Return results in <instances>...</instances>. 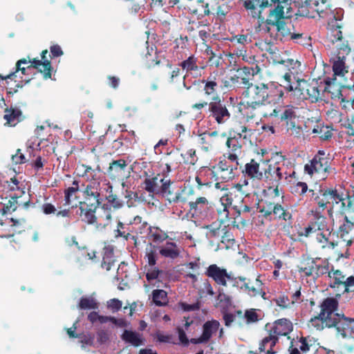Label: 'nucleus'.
Returning a JSON list of instances; mask_svg holds the SVG:
<instances>
[{"label":"nucleus","instance_id":"13","mask_svg":"<svg viewBox=\"0 0 354 354\" xmlns=\"http://www.w3.org/2000/svg\"><path fill=\"white\" fill-rule=\"evenodd\" d=\"M206 274L220 286H226L227 281H232L234 286H239V281L234 279L231 273H228L226 269L220 268L216 264L210 265L207 268Z\"/></svg>","mask_w":354,"mask_h":354},{"label":"nucleus","instance_id":"32","mask_svg":"<svg viewBox=\"0 0 354 354\" xmlns=\"http://www.w3.org/2000/svg\"><path fill=\"white\" fill-rule=\"evenodd\" d=\"M21 111L17 108H10L5 110L3 118L6 120V124L10 126H15L20 120Z\"/></svg>","mask_w":354,"mask_h":354},{"label":"nucleus","instance_id":"41","mask_svg":"<svg viewBox=\"0 0 354 354\" xmlns=\"http://www.w3.org/2000/svg\"><path fill=\"white\" fill-rule=\"evenodd\" d=\"M207 229L206 236L209 239L218 237L220 235L221 223H213L211 225L205 226Z\"/></svg>","mask_w":354,"mask_h":354},{"label":"nucleus","instance_id":"11","mask_svg":"<svg viewBox=\"0 0 354 354\" xmlns=\"http://www.w3.org/2000/svg\"><path fill=\"white\" fill-rule=\"evenodd\" d=\"M312 193V197L317 202L319 207L324 209L328 203L337 204L344 200L343 194L337 193L336 189H326L319 191V194L315 193L312 189L309 190Z\"/></svg>","mask_w":354,"mask_h":354},{"label":"nucleus","instance_id":"46","mask_svg":"<svg viewBox=\"0 0 354 354\" xmlns=\"http://www.w3.org/2000/svg\"><path fill=\"white\" fill-rule=\"evenodd\" d=\"M328 277L334 280L335 284L338 285L344 283V276L342 274V272L338 270L329 272Z\"/></svg>","mask_w":354,"mask_h":354},{"label":"nucleus","instance_id":"35","mask_svg":"<svg viewBox=\"0 0 354 354\" xmlns=\"http://www.w3.org/2000/svg\"><path fill=\"white\" fill-rule=\"evenodd\" d=\"M318 269L319 266L313 260H309L306 265L299 268V272L307 277H314L318 275Z\"/></svg>","mask_w":354,"mask_h":354},{"label":"nucleus","instance_id":"45","mask_svg":"<svg viewBox=\"0 0 354 354\" xmlns=\"http://www.w3.org/2000/svg\"><path fill=\"white\" fill-rule=\"evenodd\" d=\"M160 274V271L156 267L153 266L147 270L146 277H147V281L150 283H152L153 285H156V283H153V281L158 279Z\"/></svg>","mask_w":354,"mask_h":354},{"label":"nucleus","instance_id":"26","mask_svg":"<svg viewBox=\"0 0 354 354\" xmlns=\"http://www.w3.org/2000/svg\"><path fill=\"white\" fill-rule=\"evenodd\" d=\"M167 177L162 178L158 175L152 178H147L144 181V188L149 193L160 194L162 190V185Z\"/></svg>","mask_w":354,"mask_h":354},{"label":"nucleus","instance_id":"24","mask_svg":"<svg viewBox=\"0 0 354 354\" xmlns=\"http://www.w3.org/2000/svg\"><path fill=\"white\" fill-rule=\"evenodd\" d=\"M261 0H246L244 1L245 8L250 10V14L253 17H257L258 19V23L259 26H261L264 23L268 25L265 21V18L261 16V9L264 8H267L268 6H261Z\"/></svg>","mask_w":354,"mask_h":354},{"label":"nucleus","instance_id":"37","mask_svg":"<svg viewBox=\"0 0 354 354\" xmlns=\"http://www.w3.org/2000/svg\"><path fill=\"white\" fill-rule=\"evenodd\" d=\"M78 308L80 310H95L98 304L93 296L82 297L79 301Z\"/></svg>","mask_w":354,"mask_h":354},{"label":"nucleus","instance_id":"48","mask_svg":"<svg viewBox=\"0 0 354 354\" xmlns=\"http://www.w3.org/2000/svg\"><path fill=\"white\" fill-rule=\"evenodd\" d=\"M145 258L147 260L148 265L150 267H153L156 263L157 260V254L156 251L153 250L151 248L146 250Z\"/></svg>","mask_w":354,"mask_h":354},{"label":"nucleus","instance_id":"63","mask_svg":"<svg viewBox=\"0 0 354 354\" xmlns=\"http://www.w3.org/2000/svg\"><path fill=\"white\" fill-rule=\"evenodd\" d=\"M42 210L44 214H50L55 212L56 209L54 205L50 203H45L42 205Z\"/></svg>","mask_w":354,"mask_h":354},{"label":"nucleus","instance_id":"42","mask_svg":"<svg viewBox=\"0 0 354 354\" xmlns=\"http://www.w3.org/2000/svg\"><path fill=\"white\" fill-rule=\"evenodd\" d=\"M115 260L113 259V253L111 250L105 252L102 263V267L107 271L110 270L111 267L114 265Z\"/></svg>","mask_w":354,"mask_h":354},{"label":"nucleus","instance_id":"57","mask_svg":"<svg viewBox=\"0 0 354 354\" xmlns=\"http://www.w3.org/2000/svg\"><path fill=\"white\" fill-rule=\"evenodd\" d=\"M177 330L180 342L185 346L187 345L189 343V340L186 336L185 330H184V328L181 327H178Z\"/></svg>","mask_w":354,"mask_h":354},{"label":"nucleus","instance_id":"9","mask_svg":"<svg viewBox=\"0 0 354 354\" xmlns=\"http://www.w3.org/2000/svg\"><path fill=\"white\" fill-rule=\"evenodd\" d=\"M326 84H327L326 89L328 93H331L332 98L347 102L352 100L353 96H347V93L353 92L350 88L351 84L344 82L340 84L339 80H334L333 78H328Z\"/></svg>","mask_w":354,"mask_h":354},{"label":"nucleus","instance_id":"2","mask_svg":"<svg viewBox=\"0 0 354 354\" xmlns=\"http://www.w3.org/2000/svg\"><path fill=\"white\" fill-rule=\"evenodd\" d=\"M261 6H272L276 5L274 9L270 10V15L266 19V23L270 26L268 31L272 28L281 35L287 34V28L284 18H290L292 16V0H261Z\"/></svg>","mask_w":354,"mask_h":354},{"label":"nucleus","instance_id":"5","mask_svg":"<svg viewBox=\"0 0 354 354\" xmlns=\"http://www.w3.org/2000/svg\"><path fill=\"white\" fill-rule=\"evenodd\" d=\"M292 330V323L286 319H280L274 323L270 330L268 337H265L259 345V350L265 351L267 350V354H273L272 351V347L276 344L279 335H287Z\"/></svg>","mask_w":354,"mask_h":354},{"label":"nucleus","instance_id":"52","mask_svg":"<svg viewBox=\"0 0 354 354\" xmlns=\"http://www.w3.org/2000/svg\"><path fill=\"white\" fill-rule=\"evenodd\" d=\"M109 203L115 209H119L122 207V203L117 198L115 195L110 194L106 196Z\"/></svg>","mask_w":354,"mask_h":354},{"label":"nucleus","instance_id":"23","mask_svg":"<svg viewBox=\"0 0 354 354\" xmlns=\"http://www.w3.org/2000/svg\"><path fill=\"white\" fill-rule=\"evenodd\" d=\"M47 53L48 50H44L41 53V59H33L32 60H29V62L31 64L30 66L37 68L39 72L42 73L45 79L51 77L52 69L50 62L46 59Z\"/></svg>","mask_w":354,"mask_h":354},{"label":"nucleus","instance_id":"18","mask_svg":"<svg viewBox=\"0 0 354 354\" xmlns=\"http://www.w3.org/2000/svg\"><path fill=\"white\" fill-rule=\"evenodd\" d=\"M182 192L180 188H176L173 185V183L169 178H166L162 185L160 194L166 198L169 203H177L185 201L182 197Z\"/></svg>","mask_w":354,"mask_h":354},{"label":"nucleus","instance_id":"59","mask_svg":"<svg viewBox=\"0 0 354 354\" xmlns=\"http://www.w3.org/2000/svg\"><path fill=\"white\" fill-rule=\"evenodd\" d=\"M10 191H14L19 189V180L16 178H12L10 181H6L5 185Z\"/></svg>","mask_w":354,"mask_h":354},{"label":"nucleus","instance_id":"16","mask_svg":"<svg viewBox=\"0 0 354 354\" xmlns=\"http://www.w3.org/2000/svg\"><path fill=\"white\" fill-rule=\"evenodd\" d=\"M209 110L218 124H223L230 118V112L219 97H214V101L209 104Z\"/></svg>","mask_w":354,"mask_h":354},{"label":"nucleus","instance_id":"39","mask_svg":"<svg viewBox=\"0 0 354 354\" xmlns=\"http://www.w3.org/2000/svg\"><path fill=\"white\" fill-rule=\"evenodd\" d=\"M149 235L153 241L156 243L162 242L168 237L167 233L158 227H150Z\"/></svg>","mask_w":354,"mask_h":354},{"label":"nucleus","instance_id":"14","mask_svg":"<svg viewBox=\"0 0 354 354\" xmlns=\"http://www.w3.org/2000/svg\"><path fill=\"white\" fill-rule=\"evenodd\" d=\"M218 330H219V337H221L223 329L220 328V323L215 319L207 321L203 326L202 335L199 337L192 338L190 342L194 344L207 343Z\"/></svg>","mask_w":354,"mask_h":354},{"label":"nucleus","instance_id":"10","mask_svg":"<svg viewBox=\"0 0 354 354\" xmlns=\"http://www.w3.org/2000/svg\"><path fill=\"white\" fill-rule=\"evenodd\" d=\"M338 307V302L334 298H326L321 305L320 316L325 320L326 327H332L335 319H338L341 315L335 313Z\"/></svg>","mask_w":354,"mask_h":354},{"label":"nucleus","instance_id":"19","mask_svg":"<svg viewBox=\"0 0 354 354\" xmlns=\"http://www.w3.org/2000/svg\"><path fill=\"white\" fill-rule=\"evenodd\" d=\"M129 174L127 162L123 159L113 161L108 170L109 177L119 181H123L125 178L129 176Z\"/></svg>","mask_w":354,"mask_h":354},{"label":"nucleus","instance_id":"51","mask_svg":"<svg viewBox=\"0 0 354 354\" xmlns=\"http://www.w3.org/2000/svg\"><path fill=\"white\" fill-rule=\"evenodd\" d=\"M156 337L157 340L162 343H173V337L170 334H166L162 332L158 331L156 333Z\"/></svg>","mask_w":354,"mask_h":354},{"label":"nucleus","instance_id":"8","mask_svg":"<svg viewBox=\"0 0 354 354\" xmlns=\"http://www.w3.org/2000/svg\"><path fill=\"white\" fill-rule=\"evenodd\" d=\"M326 153L323 150H319L313 159L304 167V171L306 174L313 176L318 174L321 178H326L327 174L331 168L328 165V161L324 157Z\"/></svg>","mask_w":354,"mask_h":354},{"label":"nucleus","instance_id":"12","mask_svg":"<svg viewBox=\"0 0 354 354\" xmlns=\"http://www.w3.org/2000/svg\"><path fill=\"white\" fill-rule=\"evenodd\" d=\"M288 174L285 167H280L278 164L268 165L264 168L263 181L269 185L279 183L283 179H287Z\"/></svg>","mask_w":354,"mask_h":354},{"label":"nucleus","instance_id":"15","mask_svg":"<svg viewBox=\"0 0 354 354\" xmlns=\"http://www.w3.org/2000/svg\"><path fill=\"white\" fill-rule=\"evenodd\" d=\"M333 79L339 80L340 84L342 82H347V77L349 75V66L346 63V58L344 56L336 57L331 60Z\"/></svg>","mask_w":354,"mask_h":354},{"label":"nucleus","instance_id":"20","mask_svg":"<svg viewBox=\"0 0 354 354\" xmlns=\"http://www.w3.org/2000/svg\"><path fill=\"white\" fill-rule=\"evenodd\" d=\"M96 214L95 228L98 231H102L111 223L112 216L111 206L104 204L102 207H97Z\"/></svg>","mask_w":354,"mask_h":354},{"label":"nucleus","instance_id":"29","mask_svg":"<svg viewBox=\"0 0 354 354\" xmlns=\"http://www.w3.org/2000/svg\"><path fill=\"white\" fill-rule=\"evenodd\" d=\"M121 338L126 343L136 347L142 345L144 342L142 335L140 333L133 330H125L122 333Z\"/></svg>","mask_w":354,"mask_h":354},{"label":"nucleus","instance_id":"3","mask_svg":"<svg viewBox=\"0 0 354 354\" xmlns=\"http://www.w3.org/2000/svg\"><path fill=\"white\" fill-rule=\"evenodd\" d=\"M101 189L99 183L93 182L87 185L84 191L85 201L80 203V215L82 220L88 224L96 225V212L102 201Z\"/></svg>","mask_w":354,"mask_h":354},{"label":"nucleus","instance_id":"55","mask_svg":"<svg viewBox=\"0 0 354 354\" xmlns=\"http://www.w3.org/2000/svg\"><path fill=\"white\" fill-rule=\"evenodd\" d=\"M295 116V111L292 107H286L281 118L282 120L292 119Z\"/></svg>","mask_w":354,"mask_h":354},{"label":"nucleus","instance_id":"50","mask_svg":"<svg viewBox=\"0 0 354 354\" xmlns=\"http://www.w3.org/2000/svg\"><path fill=\"white\" fill-rule=\"evenodd\" d=\"M273 214L275 215V216L279 218H283L285 221L290 217L289 214H286L281 205L279 204L274 205L273 209Z\"/></svg>","mask_w":354,"mask_h":354},{"label":"nucleus","instance_id":"7","mask_svg":"<svg viewBox=\"0 0 354 354\" xmlns=\"http://www.w3.org/2000/svg\"><path fill=\"white\" fill-rule=\"evenodd\" d=\"M247 192L244 185L237 183L230 189L229 192H226L221 196L220 204L217 207V212L222 223H224L228 218L230 208L233 201L232 195L235 194L236 192H239L241 196L247 195Z\"/></svg>","mask_w":354,"mask_h":354},{"label":"nucleus","instance_id":"6","mask_svg":"<svg viewBox=\"0 0 354 354\" xmlns=\"http://www.w3.org/2000/svg\"><path fill=\"white\" fill-rule=\"evenodd\" d=\"M328 10L326 0H306L299 6L297 15L308 18L324 17Z\"/></svg>","mask_w":354,"mask_h":354},{"label":"nucleus","instance_id":"58","mask_svg":"<svg viewBox=\"0 0 354 354\" xmlns=\"http://www.w3.org/2000/svg\"><path fill=\"white\" fill-rule=\"evenodd\" d=\"M276 303L277 306L283 308H288L290 304H292L291 301H290L287 297H279L276 299Z\"/></svg>","mask_w":354,"mask_h":354},{"label":"nucleus","instance_id":"43","mask_svg":"<svg viewBox=\"0 0 354 354\" xmlns=\"http://www.w3.org/2000/svg\"><path fill=\"white\" fill-rule=\"evenodd\" d=\"M73 187H68L65 191V196H64V201L66 205H69L71 203V198L75 194L76 192H77L79 189L78 186V181L74 180L73 183Z\"/></svg>","mask_w":354,"mask_h":354},{"label":"nucleus","instance_id":"56","mask_svg":"<svg viewBox=\"0 0 354 354\" xmlns=\"http://www.w3.org/2000/svg\"><path fill=\"white\" fill-rule=\"evenodd\" d=\"M245 317L248 322H254L258 319L257 314L254 309L247 310L245 313Z\"/></svg>","mask_w":354,"mask_h":354},{"label":"nucleus","instance_id":"33","mask_svg":"<svg viewBox=\"0 0 354 354\" xmlns=\"http://www.w3.org/2000/svg\"><path fill=\"white\" fill-rule=\"evenodd\" d=\"M302 98L309 100L312 102H316L322 99L321 91L315 85H306V93H301Z\"/></svg>","mask_w":354,"mask_h":354},{"label":"nucleus","instance_id":"17","mask_svg":"<svg viewBox=\"0 0 354 354\" xmlns=\"http://www.w3.org/2000/svg\"><path fill=\"white\" fill-rule=\"evenodd\" d=\"M189 211L194 218L204 219L208 216L210 205L205 197H199L189 203Z\"/></svg>","mask_w":354,"mask_h":354},{"label":"nucleus","instance_id":"28","mask_svg":"<svg viewBox=\"0 0 354 354\" xmlns=\"http://www.w3.org/2000/svg\"><path fill=\"white\" fill-rule=\"evenodd\" d=\"M351 319L346 318L344 315H340L338 319H335L332 327H335L337 332L342 337H348Z\"/></svg>","mask_w":354,"mask_h":354},{"label":"nucleus","instance_id":"36","mask_svg":"<svg viewBox=\"0 0 354 354\" xmlns=\"http://www.w3.org/2000/svg\"><path fill=\"white\" fill-rule=\"evenodd\" d=\"M328 28L330 32V39L333 42L342 39V32L341 26L336 19H333L328 23Z\"/></svg>","mask_w":354,"mask_h":354},{"label":"nucleus","instance_id":"64","mask_svg":"<svg viewBox=\"0 0 354 354\" xmlns=\"http://www.w3.org/2000/svg\"><path fill=\"white\" fill-rule=\"evenodd\" d=\"M181 308L185 311H192V310H196L199 308V306L197 304H187L185 303H181L180 304Z\"/></svg>","mask_w":354,"mask_h":354},{"label":"nucleus","instance_id":"25","mask_svg":"<svg viewBox=\"0 0 354 354\" xmlns=\"http://www.w3.org/2000/svg\"><path fill=\"white\" fill-rule=\"evenodd\" d=\"M243 172L250 178L263 181L264 168H261L259 163L254 159H252L250 162L245 164V169Z\"/></svg>","mask_w":354,"mask_h":354},{"label":"nucleus","instance_id":"4","mask_svg":"<svg viewBox=\"0 0 354 354\" xmlns=\"http://www.w3.org/2000/svg\"><path fill=\"white\" fill-rule=\"evenodd\" d=\"M345 221L339 226L336 243L330 242V245L333 249L339 246L342 250L340 257H348L349 256V248L354 244V218L345 216Z\"/></svg>","mask_w":354,"mask_h":354},{"label":"nucleus","instance_id":"54","mask_svg":"<svg viewBox=\"0 0 354 354\" xmlns=\"http://www.w3.org/2000/svg\"><path fill=\"white\" fill-rule=\"evenodd\" d=\"M80 338L81 339L80 342L82 343V348L85 346L92 345L94 340L93 336L91 334L84 335L83 336L80 335Z\"/></svg>","mask_w":354,"mask_h":354},{"label":"nucleus","instance_id":"31","mask_svg":"<svg viewBox=\"0 0 354 354\" xmlns=\"http://www.w3.org/2000/svg\"><path fill=\"white\" fill-rule=\"evenodd\" d=\"M77 171L79 176L84 178L86 180L90 181L88 185H90L93 182L100 183L96 180L97 174L100 171L99 169H94L89 166L82 165L77 167ZM99 185H100V184Z\"/></svg>","mask_w":354,"mask_h":354},{"label":"nucleus","instance_id":"38","mask_svg":"<svg viewBox=\"0 0 354 354\" xmlns=\"http://www.w3.org/2000/svg\"><path fill=\"white\" fill-rule=\"evenodd\" d=\"M153 301L157 306H163L167 302V292L163 290H155L153 291Z\"/></svg>","mask_w":354,"mask_h":354},{"label":"nucleus","instance_id":"22","mask_svg":"<svg viewBox=\"0 0 354 354\" xmlns=\"http://www.w3.org/2000/svg\"><path fill=\"white\" fill-rule=\"evenodd\" d=\"M197 61V58L192 55L180 63V66L183 70L185 71V74L183 77L184 80L189 76L198 77L201 75V71L203 67L198 66Z\"/></svg>","mask_w":354,"mask_h":354},{"label":"nucleus","instance_id":"61","mask_svg":"<svg viewBox=\"0 0 354 354\" xmlns=\"http://www.w3.org/2000/svg\"><path fill=\"white\" fill-rule=\"evenodd\" d=\"M28 63V61L26 59H20L17 62V71L15 72V73H10V75H8V76L6 77L5 79H8V78H10L12 76H15V73L18 71H21L22 74H25V71H26V68H21V64H27Z\"/></svg>","mask_w":354,"mask_h":354},{"label":"nucleus","instance_id":"44","mask_svg":"<svg viewBox=\"0 0 354 354\" xmlns=\"http://www.w3.org/2000/svg\"><path fill=\"white\" fill-rule=\"evenodd\" d=\"M324 325L325 320H324V318L320 316V314L318 317L312 318L308 324L309 327L315 328L317 330H322Z\"/></svg>","mask_w":354,"mask_h":354},{"label":"nucleus","instance_id":"49","mask_svg":"<svg viewBox=\"0 0 354 354\" xmlns=\"http://www.w3.org/2000/svg\"><path fill=\"white\" fill-rule=\"evenodd\" d=\"M199 143L204 150L207 151L212 145V140H209V135L204 133L199 136Z\"/></svg>","mask_w":354,"mask_h":354},{"label":"nucleus","instance_id":"53","mask_svg":"<svg viewBox=\"0 0 354 354\" xmlns=\"http://www.w3.org/2000/svg\"><path fill=\"white\" fill-rule=\"evenodd\" d=\"M122 301L118 299H112L107 301L108 308L113 312L119 310L122 308Z\"/></svg>","mask_w":354,"mask_h":354},{"label":"nucleus","instance_id":"62","mask_svg":"<svg viewBox=\"0 0 354 354\" xmlns=\"http://www.w3.org/2000/svg\"><path fill=\"white\" fill-rule=\"evenodd\" d=\"M53 57H59L63 55V51L59 45H53L50 48Z\"/></svg>","mask_w":354,"mask_h":354},{"label":"nucleus","instance_id":"40","mask_svg":"<svg viewBox=\"0 0 354 354\" xmlns=\"http://www.w3.org/2000/svg\"><path fill=\"white\" fill-rule=\"evenodd\" d=\"M236 169L237 166H234L228 169H225V170H216V174L218 178H220L225 181H228L234 177L235 174L234 173V170Z\"/></svg>","mask_w":354,"mask_h":354},{"label":"nucleus","instance_id":"27","mask_svg":"<svg viewBox=\"0 0 354 354\" xmlns=\"http://www.w3.org/2000/svg\"><path fill=\"white\" fill-rule=\"evenodd\" d=\"M159 253L165 258L174 259L179 256L180 249L176 243L167 241L159 247Z\"/></svg>","mask_w":354,"mask_h":354},{"label":"nucleus","instance_id":"47","mask_svg":"<svg viewBox=\"0 0 354 354\" xmlns=\"http://www.w3.org/2000/svg\"><path fill=\"white\" fill-rule=\"evenodd\" d=\"M299 349L302 352H306L307 351L309 350L308 345L307 344L304 339H301L298 342L297 347L292 348L290 351V354H299Z\"/></svg>","mask_w":354,"mask_h":354},{"label":"nucleus","instance_id":"60","mask_svg":"<svg viewBox=\"0 0 354 354\" xmlns=\"http://www.w3.org/2000/svg\"><path fill=\"white\" fill-rule=\"evenodd\" d=\"M239 165V162H236V164H230L229 161L227 160H221L216 168V170H225V169H228L231 167L237 166Z\"/></svg>","mask_w":354,"mask_h":354},{"label":"nucleus","instance_id":"1","mask_svg":"<svg viewBox=\"0 0 354 354\" xmlns=\"http://www.w3.org/2000/svg\"><path fill=\"white\" fill-rule=\"evenodd\" d=\"M283 95L281 86L274 82L251 85L242 93L237 107L240 113L245 114L247 110H255L267 104L279 103Z\"/></svg>","mask_w":354,"mask_h":354},{"label":"nucleus","instance_id":"34","mask_svg":"<svg viewBox=\"0 0 354 354\" xmlns=\"http://www.w3.org/2000/svg\"><path fill=\"white\" fill-rule=\"evenodd\" d=\"M203 82L205 83L203 91L205 95L212 96L213 100L214 97H219L216 95L218 86L214 77L210 76L207 79V80H203Z\"/></svg>","mask_w":354,"mask_h":354},{"label":"nucleus","instance_id":"21","mask_svg":"<svg viewBox=\"0 0 354 354\" xmlns=\"http://www.w3.org/2000/svg\"><path fill=\"white\" fill-rule=\"evenodd\" d=\"M299 66V62H298L297 61H295L292 59H288L287 60L283 61L279 66V69L280 71H285L286 68L288 70V71L286 72L285 74L283 75V78L286 82V85H284V87L290 91H294L293 86L290 84L292 77L294 73L292 70L296 69Z\"/></svg>","mask_w":354,"mask_h":354},{"label":"nucleus","instance_id":"30","mask_svg":"<svg viewBox=\"0 0 354 354\" xmlns=\"http://www.w3.org/2000/svg\"><path fill=\"white\" fill-rule=\"evenodd\" d=\"M239 281L241 283V285L239 284V286L243 289L244 288L245 290L248 291V293L250 296H257V295H262L263 296L265 295V292L263 291V289L261 288L262 283L259 279V278L256 279L254 286L250 287L248 283L245 282V279L242 277L239 278Z\"/></svg>","mask_w":354,"mask_h":354}]
</instances>
